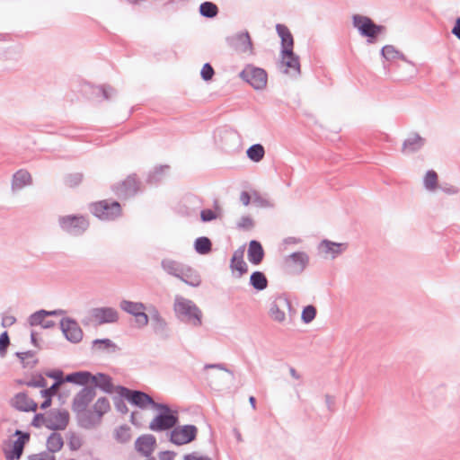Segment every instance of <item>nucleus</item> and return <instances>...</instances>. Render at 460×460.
Masks as SVG:
<instances>
[{"label": "nucleus", "mask_w": 460, "mask_h": 460, "mask_svg": "<svg viewBox=\"0 0 460 460\" xmlns=\"http://www.w3.org/2000/svg\"><path fill=\"white\" fill-rule=\"evenodd\" d=\"M83 181V174L81 172L69 173L65 177V183L68 187H75Z\"/></svg>", "instance_id": "nucleus-45"}, {"label": "nucleus", "mask_w": 460, "mask_h": 460, "mask_svg": "<svg viewBox=\"0 0 460 460\" xmlns=\"http://www.w3.org/2000/svg\"><path fill=\"white\" fill-rule=\"evenodd\" d=\"M124 400H125V398L120 397L119 394V396L113 397L114 407L116 409V411L121 414H126L128 411V408L127 404L125 403Z\"/></svg>", "instance_id": "nucleus-50"}, {"label": "nucleus", "mask_w": 460, "mask_h": 460, "mask_svg": "<svg viewBox=\"0 0 460 460\" xmlns=\"http://www.w3.org/2000/svg\"><path fill=\"white\" fill-rule=\"evenodd\" d=\"M200 218L203 222H210L217 218V214L212 209H203L200 212Z\"/></svg>", "instance_id": "nucleus-58"}, {"label": "nucleus", "mask_w": 460, "mask_h": 460, "mask_svg": "<svg viewBox=\"0 0 460 460\" xmlns=\"http://www.w3.org/2000/svg\"><path fill=\"white\" fill-rule=\"evenodd\" d=\"M352 23L358 31L359 34L367 38V42L368 44L375 43L377 40V36L385 31V26L378 25L369 17L360 14L353 15Z\"/></svg>", "instance_id": "nucleus-4"}, {"label": "nucleus", "mask_w": 460, "mask_h": 460, "mask_svg": "<svg viewBox=\"0 0 460 460\" xmlns=\"http://www.w3.org/2000/svg\"><path fill=\"white\" fill-rule=\"evenodd\" d=\"M169 169L168 165H160L156 167L153 172L148 175L147 181L149 183H157L161 181L163 174Z\"/></svg>", "instance_id": "nucleus-43"}, {"label": "nucleus", "mask_w": 460, "mask_h": 460, "mask_svg": "<svg viewBox=\"0 0 460 460\" xmlns=\"http://www.w3.org/2000/svg\"><path fill=\"white\" fill-rule=\"evenodd\" d=\"M316 316L315 306L309 305L304 307L301 314V319L305 323H311Z\"/></svg>", "instance_id": "nucleus-44"}, {"label": "nucleus", "mask_w": 460, "mask_h": 460, "mask_svg": "<svg viewBox=\"0 0 460 460\" xmlns=\"http://www.w3.org/2000/svg\"><path fill=\"white\" fill-rule=\"evenodd\" d=\"M28 387H40L45 388L47 386V381L41 374L36 375L32 379L23 383Z\"/></svg>", "instance_id": "nucleus-46"}, {"label": "nucleus", "mask_w": 460, "mask_h": 460, "mask_svg": "<svg viewBox=\"0 0 460 460\" xmlns=\"http://www.w3.org/2000/svg\"><path fill=\"white\" fill-rule=\"evenodd\" d=\"M280 57L282 66L295 71L296 75H300L301 69L299 57L295 54L293 50H291V53L280 52ZM285 72L288 73V69H286Z\"/></svg>", "instance_id": "nucleus-29"}, {"label": "nucleus", "mask_w": 460, "mask_h": 460, "mask_svg": "<svg viewBox=\"0 0 460 460\" xmlns=\"http://www.w3.org/2000/svg\"><path fill=\"white\" fill-rule=\"evenodd\" d=\"M294 49V39L292 34L281 38V53H291Z\"/></svg>", "instance_id": "nucleus-48"}, {"label": "nucleus", "mask_w": 460, "mask_h": 460, "mask_svg": "<svg viewBox=\"0 0 460 460\" xmlns=\"http://www.w3.org/2000/svg\"><path fill=\"white\" fill-rule=\"evenodd\" d=\"M47 316V310L40 309L31 314L28 318V323L31 326H38L43 323L44 319Z\"/></svg>", "instance_id": "nucleus-41"}, {"label": "nucleus", "mask_w": 460, "mask_h": 460, "mask_svg": "<svg viewBox=\"0 0 460 460\" xmlns=\"http://www.w3.org/2000/svg\"><path fill=\"white\" fill-rule=\"evenodd\" d=\"M204 368L205 369H210V368H217V369H220V370H223L226 373H228L229 375H231L233 377H234V372L230 369H228L225 364H222V363H217V364H206L204 366Z\"/></svg>", "instance_id": "nucleus-60"}, {"label": "nucleus", "mask_w": 460, "mask_h": 460, "mask_svg": "<svg viewBox=\"0 0 460 460\" xmlns=\"http://www.w3.org/2000/svg\"><path fill=\"white\" fill-rule=\"evenodd\" d=\"M96 396V391L93 386L83 387L73 398L72 410L80 412L87 409L90 402Z\"/></svg>", "instance_id": "nucleus-13"}, {"label": "nucleus", "mask_w": 460, "mask_h": 460, "mask_svg": "<svg viewBox=\"0 0 460 460\" xmlns=\"http://www.w3.org/2000/svg\"><path fill=\"white\" fill-rule=\"evenodd\" d=\"M309 263V256L305 252H296L285 257L286 270L291 274L302 273Z\"/></svg>", "instance_id": "nucleus-10"}, {"label": "nucleus", "mask_w": 460, "mask_h": 460, "mask_svg": "<svg viewBox=\"0 0 460 460\" xmlns=\"http://www.w3.org/2000/svg\"><path fill=\"white\" fill-rule=\"evenodd\" d=\"M320 247L324 252H331L334 258L346 249L347 244L341 243H334L329 240H323L321 242Z\"/></svg>", "instance_id": "nucleus-31"}, {"label": "nucleus", "mask_w": 460, "mask_h": 460, "mask_svg": "<svg viewBox=\"0 0 460 460\" xmlns=\"http://www.w3.org/2000/svg\"><path fill=\"white\" fill-rule=\"evenodd\" d=\"M381 56L387 61H393L396 58L402 59L406 62L411 67V74H414L416 69L414 64L408 60L406 57L397 50L393 45H385L381 49Z\"/></svg>", "instance_id": "nucleus-26"}, {"label": "nucleus", "mask_w": 460, "mask_h": 460, "mask_svg": "<svg viewBox=\"0 0 460 460\" xmlns=\"http://www.w3.org/2000/svg\"><path fill=\"white\" fill-rule=\"evenodd\" d=\"M60 329L66 339L72 343H78L83 339V331L78 323L72 318H63L60 321Z\"/></svg>", "instance_id": "nucleus-15"}, {"label": "nucleus", "mask_w": 460, "mask_h": 460, "mask_svg": "<svg viewBox=\"0 0 460 460\" xmlns=\"http://www.w3.org/2000/svg\"><path fill=\"white\" fill-rule=\"evenodd\" d=\"M90 315L97 325L115 323L119 318V312L115 308L109 306L93 308L90 311Z\"/></svg>", "instance_id": "nucleus-12"}, {"label": "nucleus", "mask_w": 460, "mask_h": 460, "mask_svg": "<svg viewBox=\"0 0 460 460\" xmlns=\"http://www.w3.org/2000/svg\"><path fill=\"white\" fill-rule=\"evenodd\" d=\"M16 318L13 315H4L2 317V326L6 328L14 324Z\"/></svg>", "instance_id": "nucleus-62"}, {"label": "nucleus", "mask_w": 460, "mask_h": 460, "mask_svg": "<svg viewBox=\"0 0 460 460\" xmlns=\"http://www.w3.org/2000/svg\"><path fill=\"white\" fill-rule=\"evenodd\" d=\"M31 184V176L29 172L26 170H19L17 171L13 176L12 181V190H18L22 189L26 185Z\"/></svg>", "instance_id": "nucleus-30"}, {"label": "nucleus", "mask_w": 460, "mask_h": 460, "mask_svg": "<svg viewBox=\"0 0 460 460\" xmlns=\"http://www.w3.org/2000/svg\"><path fill=\"white\" fill-rule=\"evenodd\" d=\"M227 45L239 53L252 52V43L248 31L237 32L226 39Z\"/></svg>", "instance_id": "nucleus-16"}, {"label": "nucleus", "mask_w": 460, "mask_h": 460, "mask_svg": "<svg viewBox=\"0 0 460 460\" xmlns=\"http://www.w3.org/2000/svg\"><path fill=\"white\" fill-rule=\"evenodd\" d=\"M237 228L251 230L253 227V220L249 216H243L236 225Z\"/></svg>", "instance_id": "nucleus-54"}, {"label": "nucleus", "mask_w": 460, "mask_h": 460, "mask_svg": "<svg viewBox=\"0 0 460 460\" xmlns=\"http://www.w3.org/2000/svg\"><path fill=\"white\" fill-rule=\"evenodd\" d=\"M156 438L152 434L138 437L135 442L136 450L146 457H149L155 450Z\"/></svg>", "instance_id": "nucleus-20"}, {"label": "nucleus", "mask_w": 460, "mask_h": 460, "mask_svg": "<svg viewBox=\"0 0 460 460\" xmlns=\"http://www.w3.org/2000/svg\"><path fill=\"white\" fill-rule=\"evenodd\" d=\"M77 415L78 425L85 429H91L99 425L102 419L96 415L93 410H84L80 412H75Z\"/></svg>", "instance_id": "nucleus-22"}, {"label": "nucleus", "mask_w": 460, "mask_h": 460, "mask_svg": "<svg viewBox=\"0 0 460 460\" xmlns=\"http://www.w3.org/2000/svg\"><path fill=\"white\" fill-rule=\"evenodd\" d=\"M146 310H140L135 315L136 323L139 328L146 326L149 323V314L145 312Z\"/></svg>", "instance_id": "nucleus-51"}, {"label": "nucleus", "mask_w": 460, "mask_h": 460, "mask_svg": "<svg viewBox=\"0 0 460 460\" xmlns=\"http://www.w3.org/2000/svg\"><path fill=\"white\" fill-rule=\"evenodd\" d=\"M458 40H460V17H457L451 31Z\"/></svg>", "instance_id": "nucleus-64"}, {"label": "nucleus", "mask_w": 460, "mask_h": 460, "mask_svg": "<svg viewBox=\"0 0 460 460\" xmlns=\"http://www.w3.org/2000/svg\"><path fill=\"white\" fill-rule=\"evenodd\" d=\"M14 436H18L17 439L13 443L11 450L4 451L6 460H18L23 453L25 444L30 440V434L22 432L19 429L15 430Z\"/></svg>", "instance_id": "nucleus-17"}, {"label": "nucleus", "mask_w": 460, "mask_h": 460, "mask_svg": "<svg viewBox=\"0 0 460 460\" xmlns=\"http://www.w3.org/2000/svg\"><path fill=\"white\" fill-rule=\"evenodd\" d=\"M426 143V139L418 133H411L402 143V152L411 154L420 150Z\"/></svg>", "instance_id": "nucleus-24"}, {"label": "nucleus", "mask_w": 460, "mask_h": 460, "mask_svg": "<svg viewBox=\"0 0 460 460\" xmlns=\"http://www.w3.org/2000/svg\"><path fill=\"white\" fill-rule=\"evenodd\" d=\"M199 13L207 18H214L218 13V7L212 2H203L199 5Z\"/></svg>", "instance_id": "nucleus-38"}, {"label": "nucleus", "mask_w": 460, "mask_h": 460, "mask_svg": "<svg viewBox=\"0 0 460 460\" xmlns=\"http://www.w3.org/2000/svg\"><path fill=\"white\" fill-rule=\"evenodd\" d=\"M194 249L197 253L206 255L212 250V243L208 237H198L194 242Z\"/></svg>", "instance_id": "nucleus-36"}, {"label": "nucleus", "mask_w": 460, "mask_h": 460, "mask_svg": "<svg viewBox=\"0 0 460 460\" xmlns=\"http://www.w3.org/2000/svg\"><path fill=\"white\" fill-rule=\"evenodd\" d=\"M48 452L57 453L61 450L64 446V440L62 436L58 432H52L46 442Z\"/></svg>", "instance_id": "nucleus-33"}, {"label": "nucleus", "mask_w": 460, "mask_h": 460, "mask_svg": "<svg viewBox=\"0 0 460 460\" xmlns=\"http://www.w3.org/2000/svg\"><path fill=\"white\" fill-rule=\"evenodd\" d=\"M11 405L20 411H36L38 404L28 397L26 393H18L11 401Z\"/></svg>", "instance_id": "nucleus-21"}, {"label": "nucleus", "mask_w": 460, "mask_h": 460, "mask_svg": "<svg viewBox=\"0 0 460 460\" xmlns=\"http://www.w3.org/2000/svg\"><path fill=\"white\" fill-rule=\"evenodd\" d=\"M48 418L47 429L51 430H64L69 422V413L66 410H51Z\"/></svg>", "instance_id": "nucleus-18"}, {"label": "nucleus", "mask_w": 460, "mask_h": 460, "mask_svg": "<svg viewBox=\"0 0 460 460\" xmlns=\"http://www.w3.org/2000/svg\"><path fill=\"white\" fill-rule=\"evenodd\" d=\"M214 75L215 71L212 66L209 63L204 64L200 71L201 78L204 81H209L212 79Z\"/></svg>", "instance_id": "nucleus-53"}, {"label": "nucleus", "mask_w": 460, "mask_h": 460, "mask_svg": "<svg viewBox=\"0 0 460 460\" xmlns=\"http://www.w3.org/2000/svg\"><path fill=\"white\" fill-rule=\"evenodd\" d=\"M239 76L257 91L263 90L267 85V72L263 68L253 65H247L240 72Z\"/></svg>", "instance_id": "nucleus-8"}, {"label": "nucleus", "mask_w": 460, "mask_h": 460, "mask_svg": "<svg viewBox=\"0 0 460 460\" xmlns=\"http://www.w3.org/2000/svg\"><path fill=\"white\" fill-rule=\"evenodd\" d=\"M276 31L280 39L282 37H287L288 35L291 34L290 31L286 25L279 23L276 25Z\"/></svg>", "instance_id": "nucleus-61"}, {"label": "nucleus", "mask_w": 460, "mask_h": 460, "mask_svg": "<svg viewBox=\"0 0 460 460\" xmlns=\"http://www.w3.org/2000/svg\"><path fill=\"white\" fill-rule=\"evenodd\" d=\"M97 90L99 93H102L104 100H110L113 94L116 93V91L114 88H112L110 85H100L97 87Z\"/></svg>", "instance_id": "nucleus-55"}, {"label": "nucleus", "mask_w": 460, "mask_h": 460, "mask_svg": "<svg viewBox=\"0 0 460 460\" xmlns=\"http://www.w3.org/2000/svg\"><path fill=\"white\" fill-rule=\"evenodd\" d=\"M153 409L158 411V414L149 424V429L155 432L169 430L179 421L177 411H172L168 404L156 402Z\"/></svg>", "instance_id": "nucleus-3"}, {"label": "nucleus", "mask_w": 460, "mask_h": 460, "mask_svg": "<svg viewBox=\"0 0 460 460\" xmlns=\"http://www.w3.org/2000/svg\"><path fill=\"white\" fill-rule=\"evenodd\" d=\"M291 308V303L287 297L279 296L271 304L270 307V316L278 323H282L286 319L284 309Z\"/></svg>", "instance_id": "nucleus-19"}, {"label": "nucleus", "mask_w": 460, "mask_h": 460, "mask_svg": "<svg viewBox=\"0 0 460 460\" xmlns=\"http://www.w3.org/2000/svg\"><path fill=\"white\" fill-rule=\"evenodd\" d=\"M161 268L168 275L181 279L190 287L197 288L201 284V277L199 272L183 262L164 258L161 261Z\"/></svg>", "instance_id": "nucleus-1"}, {"label": "nucleus", "mask_w": 460, "mask_h": 460, "mask_svg": "<svg viewBox=\"0 0 460 460\" xmlns=\"http://www.w3.org/2000/svg\"><path fill=\"white\" fill-rule=\"evenodd\" d=\"M24 354L25 352H16L15 356L21 360L23 367H34L38 364V359H33L31 363L30 361H26Z\"/></svg>", "instance_id": "nucleus-59"}, {"label": "nucleus", "mask_w": 460, "mask_h": 460, "mask_svg": "<svg viewBox=\"0 0 460 460\" xmlns=\"http://www.w3.org/2000/svg\"><path fill=\"white\" fill-rule=\"evenodd\" d=\"M139 185L140 182L137 180L136 174H131L120 183L114 185L112 190L119 199H128L137 193Z\"/></svg>", "instance_id": "nucleus-11"}, {"label": "nucleus", "mask_w": 460, "mask_h": 460, "mask_svg": "<svg viewBox=\"0 0 460 460\" xmlns=\"http://www.w3.org/2000/svg\"><path fill=\"white\" fill-rule=\"evenodd\" d=\"M114 438L121 444L128 442L131 438L130 428L128 425H121L114 431Z\"/></svg>", "instance_id": "nucleus-40"}, {"label": "nucleus", "mask_w": 460, "mask_h": 460, "mask_svg": "<svg viewBox=\"0 0 460 460\" xmlns=\"http://www.w3.org/2000/svg\"><path fill=\"white\" fill-rule=\"evenodd\" d=\"M68 447L70 450L76 451L83 446V440L81 437L75 433H71L68 438Z\"/></svg>", "instance_id": "nucleus-47"}, {"label": "nucleus", "mask_w": 460, "mask_h": 460, "mask_svg": "<svg viewBox=\"0 0 460 460\" xmlns=\"http://www.w3.org/2000/svg\"><path fill=\"white\" fill-rule=\"evenodd\" d=\"M438 174L435 171L429 170L424 177V186L427 190H432L437 188Z\"/></svg>", "instance_id": "nucleus-42"}, {"label": "nucleus", "mask_w": 460, "mask_h": 460, "mask_svg": "<svg viewBox=\"0 0 460 460\" xmlns=\"http://www.w3.org/2000/svg\"><path fill=\"white\" fill-rule=\"evenodd\" d=\"M230 269L232 270L235 278H241L248 271V265L243 260V250H236L230 261Z\"/></svg>", "instance_id": "nucleus-23"}, {"label": "nucleus", "mask_w": 460, "mask_h": 460, "mask_svg": "<svg viewBox=\"0 0 460 460\" xmlns=\"http://www.w3.org/2000/svg\"><path fill=\"white\" fill-rule=\"evenodd\" d=\"M60 228L70 235H82L89 227L88 220L80 215L60 216L58 217Z\"/></svg>", "instance_id": "nucleus-6"}, {"label": "nucleus", "mask_w": 460, "mask_h": 460, "mask_svg": "<svg viewBox=\"0 0 460 460\" xmlns=\"http://www.w3.org/2000/svg\"><path fill=\"white\" fill-rule=\"evenodd\" d=\"M176 456V453L173 451H162L159 453V459L160 460H174V457Z\"/></svg>", "instance_id": "nucleus-63"}, {"label": "nucleus", "mask_w": 460, "mask_h": 460, "mask_svg": "<svg viewBox=\"0 0 460 460\" xmlns=\"http://www.w3.org/2000/svg\"><path fill=\"white\" fill-rule=\"evenodd\" d=\"M116 392L120 397L125 398L129 403L140 409H146L147 405L153 408L156 403L149 394L140 390H131L128 387L118 385L116 386Z\"/></svg>", "instance_id": "nucleus-7"}, {"label": "nucleus", "mask_w": 460, "mask_h": 460, "mask_svg": "<svg viewBox=\"0 0 460 460\" xmlns=\"http://www.w3.org/2000/svg\"><path fill=\"white\" fill-rule=\"evenodd\" d=\"M111 410V404L106 397H100L93 406V411L101 419L102 416Z\"/></svg>", "instance_id": "nucleus-39"}, {"label": "nucleus", "mask_w": 460, "mask_h": 460, "mask_svg": "<svg viewBox=\"0 0 460 460\" xmlns=\"http://www.w3.org/2000/svg\"><path fill=\"white\" fill-rule=\"evenodd\" d=\"M92 385L95 390L96 388H99L106 394H111L114 390L116 391L111 376L104 373H97L96 375H93Z\"/></svg>", "instance_id": "nucleus-25"}, {"label": "nucleus", "mask_w": 460, "mask_h": 460, "mask_svg": "<svg viewBox=\"0 0 460 460\" xmlns=\"http://www.w3.org/2000/svg\"><path fill=\"white\" fill-rule=\"evenodd\" d=\"M59 389L58 383L53 384L49 388H44L40 391L41 397H48L52 399L53 396H55L58 394V391Z\"/></svg>", "instance_id": "nucleus-57"}, {"label": "nucleus", "mask_w": 460, "mask_h": 460, "mask_svg": "<svg viewBox=\"0 0 460 460\" xmlns=\"http://www.w3.org/2000/svg\"><path fill=\"white\" fill-rule=\"evenodd\" d=\"M48 421L49 418L45 417L43 413H36L31 421V425L35 428H40L41 425H45L47 428Z\"/></svg>", "instance_id": "nucleus-56"}, {"label": "nucleus", "mask_w": 460, "mask_h": 460, "mask_svg": "<svg viewBox=\"0 0 460 460\" xmlns=\"http://www.w3.org/2000/svg\"><path fill=\"white\" fill-rule=\"evenodd\" d=\"M46 376L49 378L54 379V384L58 383V386L66 382V376L64 377V373L60 369L48 371L46 372Z\"/></svg>", "instance_id": "nucleus-49"}, {"label": "nucleus", "mask_w": 460, "mask_h": 460, "mask_svg": "<svg viewBox=\"0 0 460 460\" xmlns=\"http://www.w3.org/2000/svg\"><path fill=\"white\" fill-rule=\"evenodd\" d=\"M250 285L257 291H262L268 287V279L261 271H254L250 276Z\"/></svg>", "instance_id": "nucleus-32"}, {"label": "nucleus", "mask_w": 460, "mask_h": 460, "mask_svg": "<svg viewBox=\"0 0 460 460\" xmlns=\"http://www.w3.org/2000/svg\"><path fill=\"white\" fill-rule=\"evenodd\" d=\"M93 349L113 353L118 349V346L110 339H96L93 341Z\"/></svg>", "instance_id": "nucleus-34"}, {"label": "nucleus", "mask_w": 460, "mask_h": 460, "mask_svg": "<svg viewBox=\"0 0 460 460\" xmlns=\"http://www.w3.org/2000/svg\"><path fill=\"white\" fill-rule=\"evenodd\" d=\"M147 312L151 319V327L154 332L160 338L165 340L169 338V330L166 321L162 317L160 312L155 305H149Z\"/></svg>", "instance_id": "nucleus-14"}, {"label": "nucleus", "mask_w": 460, "mask_h": 460, "mask_svg": "<svg viewBox=\"0 0 460 460\" xmlns=\"http://www.w3.org/2000/svg\"><path fill=\"white\" fill-rule=\"evenodd\" d=\"M264 258V250L259 241L252 240L248 247V260L253 265L260 264Z\"/></svg>", "instance_id": "nucleus-28"}, {"label": "nucleus", "mask_w": 460, "mask_h": 460, "mask_svg": "<svg viewBox=\"0 0 460 460\" xmlns=\"http://www.w3.org/2000/svg\"><path fill=\"white\" fill-rule=\"evenodd\" d=\"M93 378V374L89 371H76L66 376V380L67 383H72L78 385L89 386V384H92V379Z\"/></svg>", "instance_id": "nucleus-27"}, {"label": "nucleus", "mask_w": 460, "mask_h": 460, "mask_svg": "<svg viewBox=\"0 0 460 460\" xmlns=\"http://www.w3.org/2000/svg\"><path fill=\"white\" fill-rule=\"evenodd\" d=\"M246 155L251 161L258 163L263 159L265 149L261 144H254L247 149Z\"/></svg>", "instance_id": "nucleus-37"}, {"label": "nucleus", "mask_w": 460, "mask_h": 460, "mask_svg": "<svg viewBox=\"0 0 460 460\" xmlns=\"http://www.w3.org/2000/svg\"><path fill=\"white\" fill-rule=\"evenodd\" d=\"M10 345V338L7 332L0 334V356L4 358L6 354L8 346Z\"/></svg>", "instance_id": "nucleus-52"}, {"label": "nucleus", "mask_w": 460, "mask_h": 460, "mask_svg": "<svg viewBox=\"0 0 460 460\" xmlns=\"http://www.w3.org/2000/svg\"><path fill=\"white\" fill-rule=\"evenodd\" d=\"M197 435L198 429L195 425L174 426L170 433L169 440L176 446H182L195 440Z\"/></svg>", "instance_id": "nucleus-9"}, {"label": "nucleus", "mask_w": 460, "mask_h": 460, "mask_svg": "<svg viewBox=\"0 0 460 460\" xmlns=\"http://www.w3.org/2000/svg\"><path fill=\"white\" fill-rule=\"evenodd\" d=\"M173 310L181 322L194 327H199L202 324V312L193 301L176 296Z\"/></svg>", "instance_id": "nucleus-2"}, {"label": "nucleus", "mask_w": 460, "mask_h": 460, "mask_svg": "<svg viewBox=\"0 0 460 460\" xmlns=\"http://www.w3.org/2000/svg\"><path fill=\"white\" fill-rule=\"evenodd\" d=\"M119 307L121 310L133 316H135L137 313L139 312L140 310L147 311L148 308L142 302H133L126 299L120 301Z\"/></svg>", "instance_id": "nucleus-35"}, {"label": "nucleus", "mask_w": 460, "mask_h": 460, "mask_svg": "<svg viewBox=\"0 0 460 460\" xmlns=\"http://www.w3.org/2000/svg\"><path fill=\"white\" fill-rule=\"evenodd\" d=\"M90 210L101 220H115L121 215V207L118 201L110 202L107 199L92 203Z\"/></svg>", "instance_id": "nucleus-5"}]
</instances>
